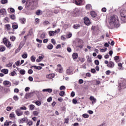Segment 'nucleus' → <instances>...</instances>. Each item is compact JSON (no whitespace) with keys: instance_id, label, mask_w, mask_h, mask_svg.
Masks as SVG:
<instances>
[{"instance_id":"f257e3e1","label":"nucleus","mask_w":126,"mask_h":126,"mask_svg":"<svg viewBox=\"0 0 126 126\" xmlns=\"http://www.w3.org/2000/svg\"><path fill=\"white\" fill-rule=\"evenodd\" d=\"M109 24L110 25H114V26L119 27V17L116 15H112L110 18Z\"/></svg>"},{"instance_id":"f03ea898","label":"nucleus","mask_w":126,"mask_h":126,"mask_svg":"<svg viewBox=\"0 0 126 126\" xmlns=\"http://www.w3.org/2000/svg\"><path fill=\"white\" fill-rule=\"evenodd\" d=\"M34 1L33 0H27L26 3V8L28 10H33L35 9V7H34Z\"/></svg>"},{"instance_id":"7ed1b4c3","label":"nucleus","mask_w":126,"mask_h":126,"mask_svg":"<svg viewBox=\"0 0 126 126\" xmlns=\"http://www.w3.org/2000/svg\"><path fill=\"white\" fill-rule=\"evenodd\" d=\"M2 42L4 45H5L8 49H11V48L12 47L11 43L10 42V41H9V40H8L6 37L3 38Z\"/></svg>"},{"instance_id":"20e7f679","label":"nucleus","mask_w":126,"mask_h":126,"mask_svg":"<svg viewBox=\"0 0 126 126\" xmlns=\"http://www.w3.org/2000/svg\"><path fill=\"white\" fill-rule=\"evenodd\" d=\"M120 15L121 16V20L123 22V23L126 22V10H121L120 12Z\"/></svg>"},{"instance_id":"39448f33","label":"nucleus","mask_w":126,"mask_h":126,"mask_svg":"<svg viewBox=\"0 0 126 126\" xmlns=\"http://www.w3.org/2000/svg\"><path fill=\"white\" fill-rule=\"evenodd\" d=\"M73 3H75L76 5L80 6L83 5V0H73Z\"/></svg>"},{"instance_id":"423d86ee","label":"nucleus","mask_w":126,"mask_h":126,"mask_svg":"<svg viewBox=\"0 0 126 126\" xmlns=\"http://www.w3.org/2000/svg\"><path fill=\"white\" fill-rule=\"evenodd\" d=\"M120 89H125L126 88V80H123L122 82L120 83L118 86Z\"/></svg>"},{"instance_id":"0eeeda50","label":"nucleus","mask_w":126,"mask_h":126,"mask_svg":"<svg viewBox=\"0 0 126 126\" xmlns=\"http://www.w3.org/2000/svg\"><path fill=\"white\" fill-rule=\"evenodd\" d=\"M15 113L18 117H20L23 115V111H21L19 108H18L15 110Z\"/></svg>"},{"instance_id":"6e6552de","label":"nucleus","mask_w":126,"mask_h":126,"mask_svg":"<svg viewBox=\"0 0 126 126\" xmlns=\"http://www.w3.org/2000/svg\"><path fill=\"white\" fill-rule=\"evenodd\" d=\"M3 85L5 87H10L11 86V83L9 81L5 80L3 82Z\"/></svg>"},{"instance_id":"1a4fd4ad","label":"nucleus","mask_w":126,"mask_h":126,"mask_svg":"<svg viewBox=\"0 0 126 126\" xmlns=\"http://www.w3.org/2000/svg\"><path fill=\"white\" fill-rule=\"evenodd\" d=\"M84 23L86 24V25H87L89 26V25H90L91 24V22H90V20H89V18L87 17H85L84 18Z\"/></svg>"},{"instance_id":"9d476101","label":"nucleus","mask_w":126,"mask_h":126,"mask_svg":"<svg viewBox=\"0 0 126 126\" xmlns=\"http://www.w3.org/2000/svg\"><path fill=\"white\" fill-rule=\"evenodd\" d=\"M107 67L113 68L115 66V63L113 61H109V63L107 65Z\"/></svg>"},{"instance_id":"9b49d317","label":"nucleus","mask_w":126,"mask_h":126,"mask_svg":"<svg viewBox=\"0 0 126 126\" xmlns=\"http://www.w3.org/2000/svg\"><path fill=\"white\" fill-rule=\"evenodd\" d=\"M4 29L7 31H10L11 29V26H10V24H6L4 25Z\"/></svg>"},{"instance_id":"f8f14e48","label":"nucleus","mask_w":126,"mask_h":126,"mask_svg":"<svg viewBox=\"0 0 126 126\" xmlns=\"http://www.w3.org/2000/svg\"><path fill=\"white\" fill-rule=\"evenodd\" d=\"M46 77L48 79H52L55 77V74H49L46 75Z\"/></svg>"},{"instance_id":"ddd939ff","label":"nucleus","mask_w":126,"mask_h":126,"mask_svg":"<svg viewBox=\"0 0 126 126\" xmlns=\"http://www.w3.org/2000/svg\"><path fill=\"white\" fill-rule=\"evenodd\" d=\"M90 14L92 17L94 18V17H96L97 16V13L95 12V11H92L90 12Z\"/></svg>"},{"instance_id":"4468645a","label":"nucleus","mask_w":126,"mask_h":126,"mask_svg":"<svg viewBox=\"0 0 126 126\" xmlns=\"http://www.w3.org/2000/svg\"><path fill=\"white\" fill-rule=\"evenodd\" d=\"M90 101H92V104H94V103H96V98H95L93 96H91L90 97Z\"/></svg>"},{"instance_id":"2eb2a0df","label":"nucleus","mask_w":126,"mask_h":126,"mask_svg":"<svg viewBox=\"0 0 126 126\" xmlns=\"http://www.w3.org/2000/svg\"><path fill=\"white\" fill-rule=\"evenodd\" d=\"M12 27L13 30L17 29V28H18V25L16 23H13Z\"/></svg>"},{"instance_id":"dca6fc26","label":"nucleus","mask_w":126,"mask_h":126,"mask_svg":"<svg viewBox=\"0 0 126 126\" xmlns=\"http://www.w3.org/2000/svg\"><path fill=\"white\" fill-rule=\"evenodd\" d=\"M0 13L2 14V15H5L6 14V10L5 9H0Z\"/></svg>"},{"instance_id":"f3484780","label":"nucleus","mask_w":126,"mask_h":126,"mask_svg":"<svg viewBox=\"0 0 126 126\" xmlns=\"http://www.w3.org/2000/svg\"><path fill=\"white\" fill-rule=\"evenodd\" d=\"M72 57L73 60H77V58H78V54L74 53L72 55Z\"/></svg>"},{"instance_id":"a211bd4d","label":"nucleus","mask_w":126,"mask_h":126,"mask_svg":"<svg viewBox=\"0 0 126 126\" xmlns=\"http://www.w3.org/2000/svg\"><path fill=\"white\" fill-rule=\"evenodd\" d=\"M43 92H48V93H52L53 90L52 89H46L42 90Z\"/></svg>"},{"instance_id":"6ab92c4d","label":"nucleus","mask_w":126,"mask_h":126,"mask_svg":"<svg viewBox=\"0 0 126 126\" xmlns=\"http://www.w3.org/2000/svg\"><path fill=\"white\" fill-rule=\"evenodd\" d=\"M86 9L88 10H91L92 9V5L90 4H88L86 5Z\"/></svg>"},{"instance_id":"aec40b11","label":"nucleus","mask_w":126,"mask_h":126,"mask_svg":"<svg viewBox=\"0 0 126 126\" xmlns=\"http://www.w3.org/2000/svg\"><path fill=\"white\" fill-rule=\"evenodd\" d=\"M6 50L5 46L3 45H0V52H4Z\"/></svg>"},{"instance_id":"412c9836","label":"nucleus","mask_w":126,"mask_h":126,"mask_svg":"<svg viewBox=\"0 0 126 126\" xmlns=\"http://www.w3.org/2000/svg\"><path fill=\"white\" fill-rule=\"evenodd\" d=\"M32 67H33L34 68V69H37L38 70H40V69H42V66H32L31 68H32Z\"/></svg>"},{"instance_id":"4be33fe9","label":"nucleus","mask_w":126,"mask_h":126,"mask_svg":"<svg viewBox=\"0 0 126 126\" xmlns=\"http://www.w3.org/2000/svg\"><path fill=\"white\" fill-rule=\"evenodd\" d=\"M1 72H2L3 73H4V74H7V73H8V69H2L1 70Z\"/></svg>"},{"instance_id":"5701e85b","label":"nucleus","mask_w":126,"mask_h":126,"mask_svg":"<svg viewBox=\"0 0 126 126\" xmlns=\"http://www.w3.org/2000/svg\"><path fill=\"white\" fill-rule=\"evenodd\" d=\"M10 124H12V122L10 121V122H8L7 121H6L4 123V126H9V125H10Z\"/></svg>"},{"instance_id":"b1692460","label":"nucleus","mask_w":126,"mask_h":126,"mask_svg":"<svg viewBox=\"0 0 126 126\" xmlns=\"http://www.w3.org/2000/svg\"><path fill=\"white\" fill-rule=\"evenodd\" d=\"M119 60H120V56H116L115 57H114V61H115V62L116 63H119Z\"/></svg>"},{"instance_id":"393cba45","label":"nucleus","mask_w":126,"mask_h":126,"mask_svg":"<svg viewBox=\"0 0 126 126\" xmlns=\"http://www.w3.org/2000/svg\"><path fill=\"white\" fill-rule=\"evenodd\" d=\"M54 32V31H50L49 32V35L50 37H51L52 36H55V35H56V34L54 32Z\"/></svg>"},{"instance_id":"a878e982","label":"nucleus","mask_w":126,"mask_h":126,"mask_svg":"<svg viewBox=\"0 0 126 126\" xmlns=\"http://www.w3.org/2000/svg\"><path fill=\"white\" fill-rule=\"evenodd\" d=\"M26 72V71L24 69H21L20 70V73L22 75H24V74H25Z\"/></svg>"},{"instance_id":"bb28decb","label":"nucleus","mask_w":126,"mask_h":126,"mask_svg":"<svg viewBox=\"0 0 126 126\" xmlns=\"http://www.w3.org/2000/svg\"><path fill=\"white\" fill-rule=\"evenodd\" d=\"M53 48H54V46L52 44H49L47 46V49H48V50H52Z\"/></svg>"},{"instance_id":"cd10ccee","label":"nucleus","mask_w":126,"mask_h":126,"mask_svg":"<svg viewBox=\"0 0 126 126\" xmlns=\"http://www.w3.org/2000/svg\"><path fill=\"white\" fill-rule=\"evenodd\" d=\"M16 39V38L15 37V36L12 35L10 37V39L11 40V41H12V42H14V41H15V39Z\"/></svg>"},{"instance_id":"c85d7f7f","label":"nucleus","mask_w":126,"mask_h":126,"mask_svg":"<svg viewBox=\"0 0 126 126\" xmlns=\"http://www.w3.org/2000/svg\"><path fill=\"white\" fill-rule=\"evenodd\" d=\"M64 94H65V92H64V91H61L59 93V95L61 97H63Z\"/></svg>"},{"instance_id":"c756f323","label":"nucleus","mask_w":126,"mask_h":126,"mask_svg":"<svg viewBox=\"0 0 126 126\" xmlns=\"http://www.w3.org/2000/svg\"><path fill=\"white\" fill-rule=\"evenodd\" d=\"M4 23H9V19L7 17L4 18Z\"/></svg>"},{"instance_id":"7c9ffc66","label":"nucleus","mask_w":126,"mask_h":126,"mask_svg":"<svg viewBox=\"0 0 126 126\" xmlns=\"http://www.w3.org/2000/svg\"><path fill=\"white\" fill-rule=\"evenodd\" d=\"M27 57H28V54H27V53H24L22 55V58H23V59H27Z\"/></svg>"},{"instance_id":"2f4dec72","label":"nucleus","mask_w":126,"mask_h":126,"mask_svg":"<svg viewBox=\"0 0 126 126\" xmlns=\"http://www.w3.org/2000/svg\"><path fill=\"white\" fill-rule=\"evenodd\" d=\"M35 109V106L33 104H31L30 105V110L31 111H33Z\"/></svg>"},{"instance_id":"473e14b6","label":"nucleus","mask_w":126,"mask_h":126,"mask_svg":"<svg viewBox=\"0 0 126 126\" xmlns=\"http://www.w3.org/2000/svg\"><path fill=\"white\" fill-rule=\"evenodd\" d=\"M61 31V29H58L57 30H55V31H54V32H51V33H55V34H59V33H60V32Z\"/></svg>"},{"instance_id":"72a5a7b5","label":"nucleus","mask_w":126,"mask_h":126,"mask_svg":"<svg viewBox=\"0 0 126 126\" xmlns=\"http://www.w3.org/2000/svg\"><path fill=\"white\" fill-rule=\"evenodd\" d=\"M46 36V33L45 32H43L41 35H40V38L41 39H44Z\"/></svg>"},{"instance_id":"f704fd0d","label":"nucleus","mask_w":126,"mask_h":126,"mask_svg":"<svg viewBox=\"0 0 126 126\" xmlns=\"http://www.w3.org/2000/svg\"><path fill=\"white\" fill-rule=\"evenodd\" d=\"M88 63H92V59L91 58V57H90L89 56H88V59L87 60Z\"/></svg>"},{"instance_id":"c9c22d12","label":"nucleus","mask_w":126,"mask_h":126,"mask_svg":"<svg viewBox=\"0 0 126 126\" xmlns=\"http://www.w3.org/2000/svg\"><path fill=\"white\" fill-rule=\"evenodd\" d=\"M31 61H32V62L33 63L34 62H35V61H36V57H35V56H32L31 57Z\"/></svg>"},{"instance_id":"e433bc0d","label":"nucleus","mask_w":126,"mask_h":126,"mask_svg":"<svg viewBox=\"0 0 126 126\" xmlns=\"http://www.w3.org/2000/svg\"><path fill=\"white\" fill-rule=\"evenodd\" d=\"M79 60L81 63H84V62H85V59L84 58H79Z\"/></svg>"},{"instance_id":"4c0bfd02","label":"nucleus","mask_w":126,"mask_h":126,"mask_svg":"<svg viewBox=\"0 0 126 126\" xmlns=\"http://www.w3.org/2000/svg\"><path fill=\"white\" fill-rule=\"evenodd\" d=\"M82 117L83 118H84L85 119H87V118H89V115L88 114H83Z\"/></svg>"},{"instance_id":"58836bf2","label":"nucleus","mask_w":126,"mask_h":126,"mask_svg":"<svg viewBox=\"0 0 126 126\" xmlns=\"http://www.w3.org/2000/svg\"><path fill=\"white\" fill-rule=\"evenodd\" d=\"M94 81L95 82V85H99V84H101V82L99 80H95Z\"/></svg>"},{"instance_id":"ea45409f","label":"nucleus","mask_w":126,"mask_h":126,"mask_svg":"<svg viewBox=\"0 0 126 126\" xmlns=\"http://www.w3.org/2000/svg\"><path fill=\"white\" fill-rule=\"evenodd\" d=\"M1 3L2 4H5V3H7V0H1Z\"/></svg>"},{"instance_id":"a19ab883","label":"nucleus","mask_w":126,"mask_h":126,"mask_svg":"<svg viewBox=\"0 0 126 126\" xmlns=\"http://www.w3.org/2000/svg\"><path fill=\"white\" fill-rule=\"evenodd\" d=\"M35 104H36V105H37V106H40L42 103L41 102V101L37 100L35 102Z\"/></svg>"},{"instance_id":"79ce46f5","label":"nucleus","mask_w":126,"mask_h":126,"mask_svg":"<svg viewBox=\"0 0 126 126\" xmlns=\"http://www.w3.org/2000/svg\"><path fill=\"white\" fill-rule=\"evenodd\" d=\"M35 14H36V15H41V10H38L36 11Z\"/></svg>"},{"instance_id":"37998d69","label":"nucleus","mask_w":126,"mask_h":126,"mask_svg":"<svg viewBox=\"0 0 126 126\" xmlns=\"http://www.w3.org/2000/svg\"><path fill=\"white\" fill-rule=\"evenodd\" d=\"M10 18L12 20H14L15 19V15L12 14V15H10Z\"/></svg>"},{"instance_id":"c03bdc74","label":"nucleus","mask_w":126,"mask_h":126,"mask_svg":"<svg viewBox=\"0 0 126 126\" xmlns=\"http://www.w3.org/2000/svg\"><path fill=\"white\" fill-rule=\"evenodd\" d=\"M10 118H15V114L14 113L12 112L10 114Z\"/></svg>"},{"instance_id":"a18cd8bd","label":"nucleus","mask_w":126,"mask_h":126,"mask_svg":"<svg viewBox=\"0 0 126 126\" xmlns=\"http://www.w3.org/2000/svg\"><path fill=\"white\" fill-rule=\"evenodd\" d=\"M79 27H80L79 25H74L73 26V28H74V29H78Z\"/></svg>"},{"instance_id":"49530a36","label":"nucleus","mask_w":126,"mask_h":126,"mask_svg":"<svg viewBox=\"0 0 126 126\" xmlns=\"http://www.w3.org/2000/svg\"><path fill=\"white\" fill-rule=\"evenodd\" d=\"M25 21H26V20L24 18L20 19V22L22 24H24L25 23Z\"/></svg>"},{"instance_id":"de8ad7c7","label":"nucleus","mask_w":126,"mask_h":126,"mask_svg":"<svg viewBox=\"0 0 126 126\" xmlns=\"http://www.w3.org/2000/svg\"><path fill=\"white\" fill-rule=\"evenodd\" d=\"M48 24H50L49 21H45L43 22V25H48Z\"/></svg>"},{"instance_id":"09e8293b","label":"nucleus","mask_w":126,"mask_h":126,"mask_svg":"<svg viewBox=\"0 0 126 126\" xmlns=\"http://www.w3.org/2000/svg\"><path fill=\"white\" fill-rule=\"evenodd\" d=\"M94 63L96 64V65H99L100 62L98 61V60H96L94 61Z\"/></svg>"},{"instance_id":"8fccbe9b","label":"nucleus","mask_w":126,"mask_h":126,"mask_svg":"<svg viewBox=\"0 0 126 126\" xmlns=\"http://www.w3.org/2000/svg\"><path fill=\"white\" fill-rule=\"evenodd\" d=\"M16 73L15 71H13L12 72H11V73L10 74V75H11V76H14Z\"/></svg>"},{"instance_id":"3c124183","label":"nucleus","mask_w":126,"mask_h":126,"mask_svg":"<svg viewBox=\"0 0 126 126\" xmlns=\"http://www.w3.org/2000/svg\"><path fill=\"white\" fill-rule=\"evenodd\" d=\"M32 125H33V122H32V121H30L27 123V126H32Z\"/></svg>"},{"instance_id":"603ef678","label":"nucleus","mask_w":126,"mask_h":126,"mask_svg":"<svg viewBox=\"0 0 126 126\" xmlns=\"http://www.w3.org/2000/svg\"><path fill=\"white\" fill-rule=\"evenodd\" d=\"M13 99L15 100V101H18V99H19V98L17 95H15L13 97Z\"/></svg>"},{"instance_id":"864d4df0","label":"nucleus","mask_w":126,"mask_h":126,"mask_svg":"<svg viewBox=\"0 0 126 126\" xmlns=\"http://www.w3.org/2000/svg\"><path fill=\"white\" fill-rule=\"evenodd\" d=\"M60 90H65V86H62L60 88Z\"/></svg>"},{"instance_id":"5fc2aeb1","label":"nucleus","mask_w":126,"mask_h":126,"mask_svg":"<svg viewBox=\"0 0 126 126\" xmlns=\"http://www.w3.org/2000/svg\"><path fill=\"white\" fill-rule=\"evenodd\" d=\"M33 115L34 116H38V115H39V112L38 111H33Z\"/></svg>"},{"instance_id":"6e6d98bb","label":"nucleus","mask_w":126,"mask_h":126,"mask_svg":"<svg viewBox=\"0 0 126 126\" xmlns=\"http://www.w3.org/2000/svg\"><path fill=\"white\" fill-rule=\"evenodd\" d=\"M102 12H106L107 11V8L106 7H103L101 9Z\"/></svg>"},{"instance_id":"4d7b16f0","label":"nucleus","mask_w":126,"mask_h":126,"mask_svg":"<svg viewBox=\"0 0 126 126\" xmlns=\"http://www.w3.org/2000/svg\"><path fill=\"white\" fill-rule=\"evenodd\" d=\"M29 74H32L33 73V70L30 69L28 71Z\"/></svg>"},{"instance_id":"13d9d810","label":"nucleus","mask_w":126,"mask_h":126,"mask_svg":"<svg viewBox=\"0 0 126 126\" xmlns=\"http://www.w3.org/2000/svg\"><path fill=\"white\" fill-rule=\"evenodd\" d=\"M51 43H52V44H53V45H56V40H55V39L52 38L51 39Z\"/></svg>"},{"instance_id":"bf43d9fd","label":"nucleus","mask_w":126,"mask_h":126,"mask_svg":"<svg viewBox=\"0 0 126 126\" xmlns=\"http://www.w3.org/2000/svg\"><path fill=\"white\" fill-rule=\"evenodd\" d=\"M43 43H44V44H46V43H48V42H49V39L46 38V39H44L43 40Z\"/></svg>"},{"instance_id":"052dcab7","label":"nucleus","mask_w":126,"mask_h":126,"mask_svg":"<svg viewBox=\"0 0 126 126\" xmlns=\"http://www.w3.org/2000/svg\"><path fill=\"white\" fill-rule=\"evenodd\" d=\"M21 50V48H18L16 50H15V53L17 54V53H19V52Z\"/></svg>"},{"instance_id":"680f3d73","label":"nucleus","mask_w":126,"mask_h":126,"mask_svg":"<svg viewBox=\"0 0 126 126\" xmlns=\"http://www.w3.org/2000/svg\"><path fill=\"white\" fill-rule=\"evenodd\" d=\"M109 58H110V55H109V54H106L104 56V59H105V60L109 59Z\"/></svg>"},{"instance_id":"e2e57ef3","label":"nucleus","mask_w":126,"mask_h":126,"mask_svg":"<svg viewBox=\"0 0 126 126\" xmlns=\"http://www.w3.org/2000/svg\"><path fill=\"white\" fill-rule=\"evenodd\" d=\"M105 73H106V75H110V74L111 73V71L110 70H107L105 72Z\"/></svg>"},{"instance_id":"0e129e2a","label":"nucleus","mask_w":126,"mask_h":126,"mask_svg":"<svg viewBox=\"0 0 126 126\" xmlns=\"http://www.w3.org/2000/svg\"><path fill=\"white\" fill-rule=\"evenodd\" d=\"M6 110H7V111L8 112H9V111H11L12 108H11V107L10 106H8V107H7V108H6Z\"/></svg>"},{"instance_id":"69168bd1","label":"nucleus","mask_w":126,"mask_h":126,"mask_svg":"<svg viewBox=\"0 0 126 126\" xmlns=\"http://www.w3.org/2000/svg\"><path fill=\"white\" fill-rule=\"evenodd\" d=\"M36 42H38L40 44H42L43 41H42V40H40L38 38H36Z\"/></svg>"},{"instance_id":"338daca9","label":"nucleus","mask_w":126,"mask_h":126,"mask_svg":"<svg viewBox=\"0 0 126 126\" xmlns=\"http://www.w3.org/2000/svg\"><path fill=\"white\" fill-rule=\"evenodd\" d=\"M20 110H27V108L26 106H23L19 108Z\"/></svg>"},{"instance_id":"774afa93","label":"nucleus","mask_w":126,"mask_h":126,"mask_svg":"<svg viewBox=\"0 0 126 126\" xmlns=\"http://www.w3.org/2000/svg\"><path fill=\"white\" fill-rule=\"evenodd\" d=\"M72 102L73 104H77V100H76L75 99H73Z\"/></svg>"}]
</instances>
